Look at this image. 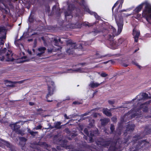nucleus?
<instances>
[{
	"label": "nucleus",
	"mask_w": 151,
	"mask_h": 151,
	"mask_svg": "<svg viewBox=\"0 0 151 151\" xmlns=\"http://www.w3.org/2000/svg\"><path fill=\"white\" fill-rule=\"evenodd\" d=\"M118 35V34H116L115 29L111 26H110L108 29H105L103 34L105 39L110 42L111 45L114 49L117 48L122 43L121 42V40L120 39H119L118 41L114 40V36H117Z\"/></svg>",
	"instance_id": "f257e3e1"
},
{
	"label": "nucleus",
	"mask_w": 151,
	"mask_h": 151,
	"mask_svg": "<svg viewBox=\"0 0 151 151\" xmlns=\"http://www.w3.org/2000/svg\"><path fill=\"white\" fill-rule=\"evenodd\" d=\"M99 144L100 145L104 147L108 148L110 145L108 149L109 151H117L120 147H116L117 142L113 141L111 138L109 140H106L103 138H101L100 140L98 141Z\"/></svg>",
	"instance_id": "f03ea898"
},
{
	"label": "nucleus",
	"mask_w": 151,
	"mask_h": 151,
	"mask_svg": "<svg viewBox=\"0 0 151 151\" xmlns=\"http://www.w3.org/2000/svg\"><path fill=\"white\" fill-rule=\"evenodd\" d=\"M7 49L6 48L0 49V61H3L5 58L6 60L8 61H12V53L11 51L8 50L6 52Z\"/></svg>",
	"instance_id": "7ed1b4c3"
},
{
	"label": "nucleus",
	"mask_w": 151,
	"mask_h": 151,
	"mask_svg": "<svg viewBox=\"0 0 151 151\" xmlns=\"http://www.w3.org/2000/svg\"><path fill=\"white\" fill-rule=\"evenodd\" d=\"M48 88L47 90L48 93L47 94L46 98L47 99V101L48 102H51L53 101L52 99L49 100L48 98L49 96H52L54 93V92L55 90V86L54 82L52 81H50L48 82L47 84Z\"/></svg>",
	"instance_id": "20e7f679"
},
{
	"label": "nucleus",
	"mask_w": 151,
	"mask_h": 151,
	"mask_svg": "<svg viewBox=\"0 0 151 151\" xmlns=\"http://www.w3.org/2000/svg\"><path fill=\"white\" fill-rule=\"evenodd\" d=\"M142 16L145 18L147 21L149 22L151 19V6L147 4L142 12Z\"/></svg>",
	"instance_id": "39448f33"
},
{
	"label": "nucleus",
	"mask_w": 151,
	"mask_h": 151,
	"mask_svg": "<svg viewBox=\"0 0 151 151\" xmlns=\"http://www.w3.org/2000/svg\"><path fill=\"white\" fill-rule=\"evenodd\" d=\"M67 45L69 48L66 50V53L69 55H73L74 50L78 48L76 43H73L70 42L68 43Z\"/></svg>",
	"instance_id": "423d86ee"
},
{
	"label": "nucleus",
	"mask_w": 151,
	"mask_h": 151,
	"mask_svg": "<svg viewBox=\"0 0 151 151\" xmlns=\"http://www.w3.org/2000/svg\"><path fill=\"white\" fill-rule=\"evenodd\" d=\"M149 143V142L146 141V140L139 141L135 147V149L133 150L132 148H130V151H137L140 149L148 145Z\"/></svg>",
	"instance_id": "0eeeda50"
},
{
	"label": "nucleus",
	"mask_w": 151,
	"mask_h": 151,
	"mask_svg": "<svg viewBox=\"0 0 151 151\" xmlns=\"http://www.w3.org/2000/svg\"><path fill=\"white\" fill-rule=\"evenodd\" d=\"M116 20L118 27V32L119 34L121 32L123 29L124 24L123 19L122 18H119L118 19H116Z\"/></svg>",
	"instance_id": "6e6552de"
},
{
	"label": "nucleus",
	"mask_w": 151,
	"mask_h": 151,
	"mask_svg": "<svg viewBox=\"0 0 151 151\" xmlns=\"http://www.w3.org/2000/svg\"><path fill=\"white\" fill-rule=\"evenodd\" d=\"M0 10L3 14H8L10 10L7 4L5 3L2 4H0Z\"/></svg>",
	"instance_id": "1a4fd4ad"
},
{
	"label": "nucleus",
	"mask_w": 151,
	"mask_h": 151,
	"mask_svg": "<svg viewBox=\"0 0 151 151\" xmlns=\"http://www.w3.org/2000/svg\"><path fill=\"white\" fill-rule=\"evenodd\" d=\"M99 133V130L98 129L96 130L90 131V134L88 136L89 137V142L92 143L94 142L93 137L95 135L98 134Z\"/></svg>",
	"instance_id": "9d476101"
},
{
	"label": "nucleus",
	"mask_w": 151,
	"mask_h": 151,
	"mask_svg": "<svg viewBox=\"0 0 151 151\" xmlns=\"http://www.w3.org/2000/svg\"><path fill=\"white\" fill-rule=\"evenodd\" d=\"M140 32L139 31L135 30L134 29L133 30V35L134 39V42H137L138 41V39L140 35Z\"/></svg>",
	"instance_id": "9b49d317"
},
{
	"label": "nucleus",
	"mask_w": 151,
	"mask_h": 151,
	"mask_svg": "<svg viewBox=\"0 0 151 151\" xmlns=\"http://www.w3.org/2000/svg\"><path fill=\"white\" fill-rule=\"evenodd\" d=\"M102 112L107 116L110 117L112 115L110 110L109 109L107 108H103L102 109Z\"/></svg>",
	"instance_id": "f8f14e48"
},
{
	"label": "nucleus",
	"mask_w": 151,
	"mask_h": 151,
	"mask_svg": "<svg viewBox=\"0 0 151 151\" xmlns=\"http://www.w3.org/2000/svg\"><path fill=\"white\" fill-rule=\"evenodd\" d=\"M135 126L134 124H128L126 127V130L127 132H131L134 130Z\"/></svg>",
	"instance_id": "ddd939ff"
},
{
	"label": "nucleus",
	"mask_w": 151,
	"mask_h": 151,
	"mask_svg": "<svg viewBox=\"0 0 151 151\" xmlns=\"http://www.w3.org/2000/svg\"><path fill=\"white\" fill-rule=\"evenodd\" d=\"M10 126L12 127V129L15 132L19 129L20 127L19 125H17V123L10 124Z\"/></svg>",
	"instance_id": "4468645a"
},
{
	"label": "nucleus",
	"mask_w": 151,
	"mask_h": 151,
	"mask_svg": "<svg viewBox=\"0 0 151 151\" xmlns=\"http://www.w3.org/2000/svg\"><path fill=\"white\" fill-rule=\"evenodd\" d=\"M140 109H143L142 111L144 112H147L148 110V106L146 105V103L142 104L140 106Z\"/></svg>",
	"instance_id": "2eb2a0df"
},
{
	"label": "nucleus",
	"mask_w": 151,
	"mask_h": 151,
	"mask_svg": "<svg viewBox=\"0 0 151 151\" xmlns=\"http://www.w3.org/2000/svg\"><path fill=\"white\" fill-rule=\"evenodd\" d=\"M151 125H147L145 127V130L146 134L148 135L151 133Z\"/></svg>",
	"instance_id": "dca6fc26"
},
{
	"label": "nucleus",
	"mask_w": 151,
	"mask_h": 151,
	"mask_svg": "<svg viewBox=\"0 0 151 151\" xmlns=\"http://www.w3.org/2000/svg\"><path fill=\"white\" fill-rule=\"evenodd\" d=\"M58 42H60L61 44L63 43V42H61L60 38L57 39V37H54L53 41V42L54 43V45L56 46H59Z\"/></svg>",
	"instance_id": "f3484780"
},
{
	"label": "nucleus",
	"mask_w": 151,
	"mask_h": 151,
	"mask_svg": "<svg viewBox=\"0 0 151 151\" xmlns=\"http://www.w3.org/2000/svg\"><path fill=\"white\" fill-rule=\"evenodd\" d=\"M144 3H142L137 6L134 10L136 13H138L140 12L143 7Z\"/></svg>",
	"instance_id": "a211bd4d"
},
{
	"label": "nucleus",
	"mask_w": 151,
	"mask_h": 151,
	"mask_svg": "<svg viewBox=\"0 0 151 151\" xmlns=\"http://www.w3.org/2000/svg\"><path fill=\"white\" fill-rule=\"evenodd\" d=\"M109 119L108 118H104L101 119V124L102 126L106 125L109 121Z\"/></svg>",
	"instance_id": "6ab92c4d"
},
{
	"label": "nucleus",
	"mask_w": 151,
	"mask_h": 151,
	"mask_svg": "<svg viewBox=\"0 0 151 151\" xmlns=\"http://www.w3.org/2000/svg\"><path fill=\"white\" fill-rule=\"evenodd\" d=\"M100 84L98 83H94V81L91 82L89 86L91 88H94L98 87Z\"/></svg>",
	"instance_id": "aec40b11"
},
{
	"label": "nucleus",
	"mask_w": 151,
	"mask_h": 151,
	"mask_svg": "<svg viewBox=\"0 0 151 151\" xmlns=\"http://www.w3.org/2000/svg\"><path fill=\"white\" fill-rule=\"evenodd\" d=\"M133 138L134 139L133 140V141L135 143L138 140L142 139V137L141 136L140 134H137L134 136L133 137Z\"/></svg>",
	"instance_id": "412c9836"
},
{
	"label": "nucleus",
	"mask_w": 151,
	"mask_h": 151,
	"mask_svg": "<svg viewBox=\"0 0 151 151\" xmlns=\"http://www.w3.org/2000/svg\"><path fill=\"white\" fill-rule=\"evenodd\" d=\"M60 122H56L54 123V127L55 128L57 129H59L61 128L62 126L60 125L61 124Z\"/></svg>",
	"instance_id": "4be33fe9"
},
{
	"label": "nucleus",
	"mask_w": 151,
	"mask_h": 151,
	"mask_svg": "<svg viewBox=\"0 0 151 151\" xmlns=\"http://www.w3.org/2000/svg\"><path fill=\"white\" fill-rule=\"evenodd\" d=\"M80 0V1L78 0H75L74 1V3H75V2H76L77 3H78L81 6H84L85 4V1L84 0Z\"/></svg>",
	"instance_id": "5701e85b"
},
{
	"label": "nucleus",
	"mask_w": 151,
	"mask_h": 151,
	"mask_svg": "<svg viewBox=\"0 0 151 151\" xmlns=\"http://www.w3.org/2000/svg\"><path fill=\"white\" fill-rule=\"evenodd\" d=\"M46 48L45 47H43L39 48L38 50L39 51L41 52L40 53H38V55H40L41 54L44 52V51L46 50Z\"/></svg>",
	"instance_id": "b1692460"
},
{
	"label": "nucleus",
	"mask_w": 151,
	"mask_h": 151,
	"mask_svg": "<svg viewBox=\"0 0 151 151\" xmlns=\"http://www.w3.org/2000/svg\"><path fill=\"white\" fill-rule=\"evenodd\" d=\"M142 96L144 99H148L151 98V97H149L148 94L146 93H143L142 94Z\"/></svg>",
	"instance_id": "393cba45"
},
{
	"label": "nucleus",
	"mask_w": 151,
	"mask_h": 151,
	"mask_svg": "<svg viewBox=\"0 0 151 151\" xmlns=\"http://www.w3.org/2000/svg\"><path fill=\"white\" fill-rule=\"evenodd\" d=\"M65 17L66 18H67V17L68 16H70L71 18H72L73 17L72 15V13L71 12H66L65 13Z\"/></svg>",
	"instance_id": "a878e982"
},
{
	"label": "nucleus",
	"mask_w": 151,
	"mask_h": 151,
	"mask_svg": "<svg viewBox=\"0 0 151 151\" xmlns=\"http://www.w3.org/2000/svg\"><path fill=\"white\" fill-rule=\"evenodd\" d=\"M91 15H93L95 18L98 20H99L100 19V17L99 16L98 14L96 12H92L91 13Z\"/></svg>",
	"instance_id": "bb28decb"
},
{
	"label": "nucleus",
	"mask_w": 151,
	"mask_h": 151,
	"mask_svg": "<svg viewBox=\"0 0 151 151\" xmlns=\"http://www.w3.org/2000/svg\"><path fill=\"white\" fill-rule=\"evenodd\" d=\"M84 10L86 12H87L90 14L91 15V12H91L90 11V10L89 9V8H88V7L87 6H85L84 7Z\"/></svg>",
	"instance_id": "cd10ccee"
},
{
	"label": "nucleus",
	"mask_w": 151,
	"mask_h": 151,
	"mask_svg": "<svg viewBox=\"0 0 151 151\" xmlns=\"http://www.w3.org/2000/svg\"><path fill=\"white\" fill-rule=\"evenodd\" d=\"M28 132L29 133L32 135L34 136H35V134L37 133V132H34L31 131L30 129H29L28 130Z\"/></svg>",
	"instance_id": "c85d7f7f"
},
{
	"label": "nucleus",
	"mask_w": 151,
	"mask_h": 151,
	"mask_svg": "<svg viewBox=\"0 0 151 151\" xmlns=\"http://www.w3.org/2000/svg\"><path fill=\"white\" fill-rule=\"evenodd\" d=\"M75 27L76 28H81V26L82 24L81 23L78 22H76L75 24Z\"/></svg>",
	"instance_id": "c756f323"
},
{
	"label": "nucleus",
	"mask_w": 151,
	"mask_h": 151,
	"mask_svg": "<svg viewBox=\"0 0 151 151\" xmlns=\"http://www.w3.org/2000/svg\"><path fill=\"white\" fill-rule=\"evenodd\" d=\"M15 132H17V134H20L22 136H23L24 134V133L22 132V131L19 129L17 131Z\"/></svg>",
	"instance_id": "7c9ffc66"
},
{
	"label": "nucleus",
	"mask_w": 151,
	"mask_h": 151,
	"mask_svg": "<svg viewBox=\"0 0 151 151\" xmlns=\"http://www.w3.org/2000/svg\"><path fill=\"white\" fill-rule=\"evenodd\" d=\"M29 20L30 23L33 22L34 21L33 17L30 15L29 18Z\"/></svg>",
	"instance_id": "2f4dec72"
},
{
	"label": "nucleus",
	"mask_w": 151,
	"mask_h": 151,
	"mask_svg": "<svg viewBox=\"0 0 151 151\" xmlns=\"http://www.w3.org/2000/svg\"><path fill=\"white\" fill-rule=\"evenodd\" d=\"M19 139L20 141L21 142H25L27 140V139L24 137H20L19 138Z\"/></svg>",
	"instance_id": "473e14b6"
},
{
	"label": "nucleus",
	"mask_w": 151,
	"mask_h": 151,
	"mask_svg": "<svg viewBox=\"0 0 151 151\" xmlns=\"http://www.w3.org/2000/svg\"><path fill=\"white\" fill-rule=\"evenodd\" d=\"M83 132H84V133L87 136H88L89 132H88V129H87L86 128H85V129H84L83 130Z\"/></svg>",
	"instance_id": "72a5a7b5"
},
{
	"label": "nucleus",
	"mask_w": 151,
	"mask_h": 151,
	"mask_svg": "<svg viewBox=\"0 0 151 151\" xmlns=\"http://www.w3.org/2000/svg\"><path fill=\"white\" fill-rule=\"evenodd\" d=\"M110 129L111 131V133L113 132L115 129L114 125L112 124H111V125Z\"/></svg>",
	"instance_id": "f704fd0d"
},
{
	"label": "nucleus",
	"mask_w": 151,
	"mask_h": 151,
	"mask_svg": "<svg viewBox=\"0 0 151 151\" xmlns=\"http://www.w3.org/2000/svg\"><path fill=\"white\" fill-rule=\"evenodd\" d=\"M91 113L90 111H88L85 113H84V114H82L81 115V117H83L84 116H86L87 115H89V114Z\"/></svg>",
	"instance_id": "c9c22d12"
},
{
	"label": "nucleus",
	"mask_w": 151,
	"mask_h": 151,
	"mask_svg": "<svg viewBox=\"0 0 151 151\" xmlns=\"http://www.w3.org/2000/svg\"><path fill=\"white\" fill-rule=\"evenodd\" d=\"M74 71L76 72H82V69L80 68L76 69L74 70Z\"/></svg>",
	"instance_id": "e433bc0d"
},
{
	"label": "nucleus",
	"mask_w": 151,
	"mask_h": 151,
	"mask_svg": "<svg viewBox=\"0 0 151 151\" xmlns=\"http://www.w3.org/2000/svg\"><path fill=\"white\" fill-rule=\"evenodd\" d=\"M119 3V1H117L114 4V6L112 7V12H113L114 9V8L118 5V4Z\"/></svg>",
	"instance_id": "4c0bfd02"
},
{
	"label": "nucleus",
	"mask_w": 151,
	"mask_h": 151,
	"mask_svg": "<svg viewBox=\"0 0 151 151\" xmlns=\"http://www.w3.org/2000/svg\"><path fill=\"white\" fill-rule=\"evenodd\" d=\"M117 118L115 116H113L111 118V120L113 122H116Z\"/></svg>",
	"instance_id": "58836bf2"
},
{
	"label": "nucleus",
	"mask_w": 151,
	"mask_h": 151,
	"mask_svg": "<svg viewBox=\"0 0 151 151\" xmlns=\"http://www.w3.org/2000/svg\"><path fill=\"white\" fill-rule=\"evenodd\" d=\"M5 31V29L4 27L0 26V33L4 32Z\"/></svg>",
	"instance_id": "ea45409f"
},
{
	"label": "nucleus",
	"mask_w": 151,
	"mask_h": 151,
	"mask_svg": "<svg viewBox=\"0 0 151 151\" xmlns=\"http://www.w3.org/2000/svg\"><path fill=\"white\" fill-rule=\"evenodd\" d=\"M101 76L103 77H105L108 76V74L105 73H101Z\"/></svg>",
	"instance_id": "a19ab883"
},
{
	"label": "nucleus",
	"mask_w": 151,
	"mask_h": 151,
	"mask_svg": "<svg viewBox=\"0 0 151 151\" xmlns=\"http://www.w3.org/2000/svg\"><path fill=\"white\" fill-rule=\"evenodd\" d=\"M42 126L41 125H39L37 126L35 128V129L36 130H39L41 129L42 128Z\"/></svg>",
	"instance_id": "79ce46f5"
},
{
	"label": "nucleus",
	"mask_w": 151,
	"mask_h": 151,
	"mask_svg": "<svg viewBox=\"0 0 151 151\" xmlns=\"http://www.w3.org/2000/svg\"><path fill=\"white\" fill-rule=\"evenodd\" d=\"M37 112H40L39 114H40L42 113V111H43V109L41 108H39L37 109Z\"/></svg>",
	"instance_id": "37998d69"
},
{
	"label": "nucleus",
	"mask_w": 151,
	"mask_h": 151,
	"mask_svg": "<svg viewBox=\"0 0 151 151\" xmlns=\"http://www.w3.org/2000/svg\"><path fill=\"white\" fill-rule=\"evenodd\" d=\"M112 56H113L111 54H107L106 55H104L100 57V58H101L102 57H106V56H107L108 57H109Z\"/></svg>",
	"instance_id": "c03bdc74"
},
{
	"label": "nucleus",
	"mask_w": 151,
	"mask_h": 151,
	"mask_svg": "<svg viewBox=\"0 0 151 151\" xmlns=\"http://www.w3.org/2000/svg\"><path fill=\"white\" fill-rule=\"evenodd\" d=\"M108 103H109L111 104V105H113V104H114V101H111V100H109L108 101Z\"/></svg>",
	"instance_id": "a18cd8bd"
},
{
	"label": "nucleus",
	"mask_w": 151,
	"mask_h": 151,
	"mask_svg": "<svg viewBox=\"0 0 151 151\" xmlns=\"http://www.w3.org/2000/svg\"><path fill=\"white\" fill-rule=\"evenodd\" d=\"M85 26H88V27H90L92 26V25H90V24L88 22H85L83 24Z\"/></svg>",
	"instance_id": "49530a36"
},
{
	"label": "nucleus",
	"mask_w": 151,
	"mask_h": 151,
	"mask_svg": "<svg viewBox=\"0 0 151 151\" xmlns=\"http://www.w3.org/2000/svg\"><path fill=\"white\" fill-rule=\"evenodd\" d=\"M122 123H123L122 122L119 123L118 124V127L120 128H122L123 127Z\"/></svg>",
	"instance_id": "de8ad7c7"
},
{
	"label": "nucleus",
	"mask_w": 151,
	"mask_h": 151,
	"mask_svg": "<svg viewBox=\"0 0 151 151\" xmlns=\"http://www.w3.org/2000/svg\"><path fill=\"white\" fill-rule=\"evenodd\" d=\"M81 133H82V134L83 135H84V136H83L84 139H85L86 140H87V139H88V136H86V135H84L83 133L82 132H81Z\"/></svg>",
	"instance_id": "09e8293b"
},
{
	"label": "nucleus",
	"mask_w": 151,
	"mask_h": 151,
	"mask_svg": "<svg viewBox=\"0 0 151 151\" xmlns=\"http://www.w3.org/2000/svg\"><path fill=\"white\" fill-rule=\"evenodd\" d=\"M124 0H119V3H120V6L121 5V6L122 5V4L124 2Z\"/></svg>",
	"instance_id": "8fccbe9b"
},
{
	"label": "nucleus",
	"mask_w": 151,
	"mask_h": 151,
	"mask_svg": "<svg viewBox=\"0 0 151 151\" xmlns=\"http://www.w3.org/2000/svg\"><path fill=\"white\" fill-rule=\"evenodd\" d=\"M56 7H57V6L56 5H54L52 9V12H53L54 11V10H56Z\"/></svg>",
	"instance_id": "3c124183"
},
{
	"label": "nucleus",
	"mask_w": 151,
	"mask_h": 151,
	"mask_svg": "<svg viewBox=\"0 0 151 151\" xmlns=\"http://www.w3.org/2000/svg\"><path fill=\"white\" fill-rule=\"evenodd\" d=\"M134 64L135 65H136L137 66V67L139 68V69L141 68V66L139 65L137 63L134 62Z\"/></svg>",
	"instance_id": "603ef678"
},
{
	"label": "nucleus",
	"mask_w": 151,
	"mask_h": 151,
	"mask_svg": "<svg viewBox=\"0 0 151 151\" xmlns=\"http://www.w3.org/2000/svg\"><path fill=\"white\" fill-rule=\"evenodd\" d=\"M124 116H122L121 117V122L123 123L124 122Z\"/></svg>",
	"instance_id": "864d4df0"
},
{
	"label": "nucleus",
	"mask_w": 151,
	"mask_h": 151,
	"mask_svg": "<svg viewBox=\"0 0 151 151\" xmlns=\"http://www.w3.org/2000/svg\"><path fill=\"white\" fill-rule=\"evenodd\" d=\"M99 151L98 150L96 149L95 148H92L91 149L90 151Z\"/></svg>",
	"instance_id": "5fc2aeb1"
},
{
	"label": "nucleus",
	"mask_w": 151,
	"mask_h": 151,
	"mask_svg": "<svg viewBox=\"0 0 151 151\" xmlns=\"http://www.w3.org/2000/svg\"><path fill=\"white\" fill-rule=\"evenodd\" d=\"M136 116V113H134L133 114H132L131 115V118H133L134 117Z\"/></svg>",
	"instance_id": "6e6d98bb"
},
{
	"label": "nucleus",
	"mask_w": 151,
	"mask_h": 151,
	"mask_svg": "<svg viewBox=\"0 0 151 151\" xmlns=\"http://www.w3.org/2000/svg\"><path fill=\"white\" fill-rule=\"evenodd\" d=\"M29 104L30 106H32L34 105V104H35V103L34 102H29Z\"/></svg>",
	"instance_id": "4d7b16f0"
},
{
	"label": "nucleus",
	"mask_w": 151,
	"mask_h": 151,
	"mask_svg": "<svg viewBox=\"0 0 151 151\" xmlns=\"http://www.w3.org/2000/svg\"><path fill=\"white\" fill-rule=\"evenodd\" d=\"M64 116L65 117V118L66 119H69V117H68L66 114H65L64 115Z\"/></svg>",
	"instance_id": "13d9d810"
},
{
	"label": "nucleus",
	"mask_w": 151,
	"mask_h": 151,
	"mask_svg": "<svg viewBox=\"0 0 151 151\" xmlns=\"http://www.w3.org/2000/svg\"><path fill=\"white\" fill-rule=\"evenodd\" d=\"M52 49H48V53H51L52 52Z\"/></svg>",
	"instance_id": "bf43d9fd"
},
{
	"label": "nucleus",
	"mask_w": 151,
	"mask_h": 151,
	"mask_svg": "<svg viewBox=\"0 0 151 151\" xmlns=\"http://www.w3.org/2000/svg\"><path fill=\"white\" fill-rule=\"evenodd\" d=\"M0 2L1 3V4L5 3L4 0H0Z\"/></svg>",
	"instance_id": "052dcab7"
},
{
	"label": "nucleus",
	"mask_w": 151,
	"mask_h": 151,
	"mask_svg": "<svg viewBox=\"0 0 151 151\" xmlns=\"http://www.w3.org/2000/svg\"><path fill=\"white\" fill-rule=\"evenodd\" d=\"M123 65L125 67H127L128 66V65L125 63H123Z\"/></svg>",
	"instance_id": "680f3d73"
},
{
	"label": "nucleus",
	"mask_w": 151,
	"mask_h": 151,
	"mask_svg": "<svg viewBox=\"0 0 151 151\" xmlns=\"http://www.w3.org/2000/svg\"><path fill=\"white\" fill-rule=\"evenodd\" d=\"M86 63H80L79 64L80 65H85L86 64Z\"/></svg>",
	"instance_id": "e2e57ef3"
},
{
	"label": "nucleus",
	"mask_w": 151,
	"mask_h": 151,
	"mask_svg": "<svg viewBox=\"0 0 151 151\" xmlns=\"http://www.w3.org/2000/svg\"><path fill=\"white\" fill-rule=\"evenodd\" d=\"M99 31L97 30H95L94 31V32L95 33H98L99 32Z\"/></svg>",
	"instance_id": "0e129e2a"
},
{
	"label": "nucleus",
	"mask_w": 151,
	"mask_h": 151,
	"mask_svg": "<svg viewBox=\"0 0 151 151\" xmlns=\"http://www.w3.org/2000/svg\"><path fill=\"white\" fill-rule=\"evenodd\" d=\"M49 127L51 129H53L54 128H55L54 126H52L51 125H50V126H49Z\"/></svg>",
	"instance_id": "69168bd1"
},
{
	"label": "nucleus",
	"mask_w": 151,
	"mask_h": 151,
	"mask_svg": "<svg viewBox=\"0 0 151 151\" xmlns=\"http://www.w3.org/2000/svg\"><path fill=\"white\" fill-rule=\"evenodd\" d=\"M8 86L10 87H14V85L12 84V85H9Z\"/></svg>",
	"instance_id": "338daca9"
},
{
	"label": "nucleus",
	"mask_w": 151,
	"mask_h": 151,
	"mask_svg": "<svg viewBox=\"0 0 151 151\" xmlns=\"http://www.w3.org/2000/svg\"><path fill=\"white\" fill-rule=\"evenodd\" d=\"M2 38L3 39H5L6 38V36L4 35L2 37Z\"/></svg>",
	"instance_id": "774afa93"
}]
</instances>
